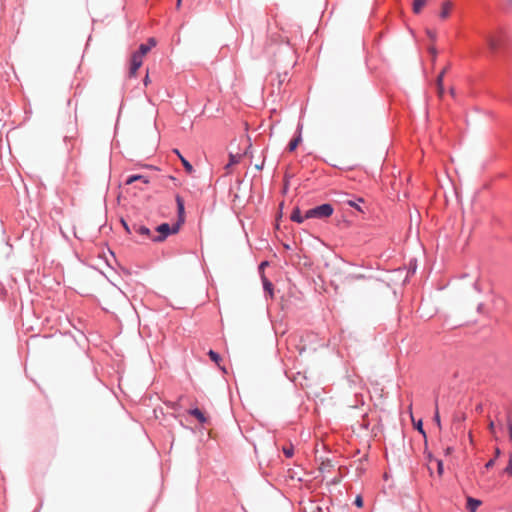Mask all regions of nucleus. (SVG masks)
Wrapping results in <instances>:
<instances>
[{
  "label": "nucleus",
  "instance_id": "9d476101",
  "mask_svg": "<svg viewBox=\"0 0 512 512\" xmlns=\"http://www.w3.org/2000/svg\"><path fill=\"white\" fill-rule=\"evenodd\" d=\"M174 152L180 158V160H181V162H182L186 172L191 174L194 171L193 166L180 154L179 150L175 149Z\"/></svg>",
  "mask_w": 512,
  "mask_h": 512
},
{
  "label": "nucleus",
  "instance_id": "5701e85b",
  "mask_svg": "<svg viewBox=\"0 0 512 512\" xmlns=\"http://www.w3.org/2000/svg\"><path fill=\"white\" fill-rule=\"evenodd\" d=\"M446 72H447V68H444L438 75L437 80H436L437 86H441V84H443V78H444V75Z\"/></svg>",
  "mask_w": 512,
  "mask_h": 512
},
{
  "label": "nucleus",
  "instance_id": "9b49d317",
  "mask_svg": "<svg viewBox=\"0 0 512 512\" xmlns=\"http://www.w3.org/2000/svg\"><path fill=\"white\" fill-rule=\"evenodd\" d=\"M189 413L194 416L195 418H197V420L201 423H205L207 421V418L205 417V415L203 414V412L201 410H199L198 408H195V409H191L189 411Z\"/></svg>",
  "mask_w": 512,
  "mask_h": 512
},
{
  "label": "nucleus",
  "instance_id": "37998d69",
  "mask_svg": "<svg viewBox=\"0 0 512 512\" xmlns=\"http://www.w3.org/2000/svg\"><path fill=\"white\" fill-rule=\"evenodd\" d=\"M509 2V4L512 6V0H507Z\"/></svg>",
  "mask_w": 512,
  "mask_h": 512
},
{
  "label": "nucleus",
  "instance_id": "473e14b6",
  "mask_svg": "<svg viewBox=\"0 0 512 512\" xmlns=\"http://www.w3.org/2000/svg\"><path fill=\"white\" fill-rule=\"evenodd\" d=\"M429 51H430V53L432 54L433 58H435V57H436V53H437V52H436V48H435V47H430V48H429Z\"/></svg>",
  "mask_w": 512,
  "mask_h": 512
},
{
  "label": "nucleus",
  "instance_id": "72a5a7b5",
  "mask_svg": "<svg viewBox=\"0 0 512 512\" xmlns=\"http://www.w3.org/2000/svg\"><path fill=\"white\" fill-rule=\"evenodd\" d=\"M493 465H494V460H493V459H491V460H489V461L486 463V465H485V466H486V468H487V469H489V468H491Z\"/></svg>",
  "mask_w": 512,
  "mask_h": 512
},
{
  "label": "nucleus",
  "instance_id": "c9c22d12",
  "mask_svg": "<svg viewBox=\"0 0 512 512\" xmlns=\"http://www.w3.org/2000/svg\"><path fill=\"white\" fill-rule=\"evenodd\" d=\"M149 82H150L149 76L146 75V77L144 78V84L148 85Z\"/></svg>",
  "mask_w": 512,
  "mask_h": 512
},
{
  "label": "nucleus",
  "instance_id": "f03ea898",
  "mask_svg": "<svg viewBox=\"0 0 512 512\" xmlns=\"http://www.w3.org/2000/svg\"><path fill=\"white\" fill-rule=\"evenodd\" d=\"M178 231V225L173 229L169 224L163 223L156 228V232L159 234L158 236L151 237V240L154 242H162L164 241L170 234H175Z\"/></svg>",
  "mask_w": 512,
  "mask_h": 512
},
{
  "label": "nucleus",
  "instance_id": "dca6fc26",
  "mask_svg": "<svg viewBox=\"0 0 512 512\" xmlns=\"http://www.w3.org/2000/svg\"><path fill=\"white\" fill-rule=\"evenodd\" d=\"M176 202H177L179 216L182 217V215L184 214V201L180 196H177Z\"/></svg>",
  "mask_w": 512,
  "mask_h": 512
},
{
  "label": "nucleus",
  "instance_id": "2eb2a0df",
  "mask_svg": "<svg viewBox=\"0 0 512 512\" xmlns=\"http://www.w3.org/2000/svg\"><path fill=\"white\" fill-rule=\"evenodd\" d=\"M150 49L151 46H148L147 44H141L139 50L135 52V54L144 58V56L150 51Z\"/></svg>",
  "mask_w": 512,
  "mask_h": 512
},
{
  "label": "nucleus",
  "instance_id": "423d86ee",
  "mask_svg": "<svg viewBox=\"0 0 512 512\" xmlns=\"http://www.w3.org/2000/svg\"><path fill=\"white\" fill-rule=\"evenodd\" d=\"M132 229L134 232L138 233L139 235L145 236L149 239H151V237H153L150 229L147 228L146 226L134 224Z\"/></svg>",
  "mask_w": 512,
  "mask_h": 512
},
{
  "label": "nucleus",
  "instance_id": "a211bd4d",
  "mask_svg": "<svg viewBox=\"0 0 512 512\" xmlns=\"http://www.w3.org/2000/svg\"><path fill=\"white\" fill-rule=\"evenodd\" d=\"M487 44L491 50H496L498 46L497 40L492 36H489L487 38Z\"/></svg>",
  "mask_w": 512,
  "mask_h": 512
},
{
  "label": "nucleus",
  "instance_id": "f704fd0d",
  "mask_svg": "<svg viewBox=\"0 0 512 512\" xmlns=\"http://www.w3.org/2000/svg\"><path fill=\"white\" fill-rule=\"evenodd\" d=\"M123 225H124V228L125 230L128 232V233H131V230L129 228V226L126 224V222L122 221Z\"/></svg>",
  "mask_w": 512,
  "mask_h": 512
},
{
  "label": "nucleus",
  "instance_id": "cd10ccee",
  "mask_svg": "<svg viewBox=\"0 0 512 512\" xmlns=\"http://www.w3.org/2000/svg\"><path fill=\"white\" fill-rule=\"evenodd\" d=\"M355 505L359 508L363 507V499L361 496H357L355 499Z\"/></svg>",
  "mask_w": 512,
  "mask_h": 512
},
{
  "label": "nucleus",
  "instance_id": "412c9836",
  "mask_svg": "<svg viewBox=\"0 0 512 512\" xmlns=\"http://www.w3.org/2000/svg\"><path fill=\"white\" fill-rule=\"evenodd\" d=\"M209 357L211 358L212 361H214L215 363H219L220 361V355L216 352H214L213 350H210L209 353H208Z\"/></svg>",
  "mask_w": 512,
  "mask_h": 512
},
{
  "label": "nucleus",
  "instance_id": "aec40b11",
  "mask_svg": "<svg viewBox=\"0 0 512 512\" xmlns=\"http://www.w3.org/2000/svg\"><path fill=\"white\" fill-rule=\"evenodd\" d=\"M369 426V421L367 419V416H363L362 423L359 424V428H354V431L360 430V429H367Z\"/></svg>",
  "mask_w": 512,
  "mask_h": 512
},
{
  "label": "nucleus",
  "instance_id": "6ab92c4d",
  "mask_svg": "<svg viewBox=\"0 0 512 512\" xmlns=\"http://www.w3.org/2000/svg\"><path fill=\"white\" fill-rule=\"evenodd\" d=\"M357 202H363V199L362 198H358L357 201H354V200H348L347 201V204L351 207H354L356 208L357 210L359 211H362V209L360 208V206L358 205Z\"/></svg>",
  "mask_w": 512,
  "mask_h": 512
},
{
  "label": "nucleus",
  "instance_id": "7c9ffc66",
  "mask_svg": "<svg viewBox=\"0 0 512 512\" xmlns=\"http://www.w3.org/2000/svg\"><path fill=\"white\" fill-rule=\"evenodd\" d=\"M147 45L151 46V48L156 46V40L154 38H149L148 42H147Z\"/></svg>",
  "mask_w": 512,
  "mask_h": 512
},
{
  "label": "nucleus",
  "instance_id": "58836bf2",
  "mask_svg": "<svg viewBox=\"0 0 512 512\" xmlns=\"http://www.w3.org/2000/svg\"><path fill=\"white\" fill-rule=\"evenodd\" d=\"M361 278H363L362 275H355V276L352 277V279H361Z\"/></svg>",
  "mask_w": 512,
  "mask_h": 512
},
{
  "label": "nucleus",
  "instance_id": "79ce46f5",
  "mask_svg": "<svg viewBox=\"0 0 512 512\" xmlns=\"http://www.w3.org/2000/svg\"><path fill=\"white\" fill-rule=\"evenodd\" d=\"M461 419H464V415H462L461 417H455V420H461Z\"/></svg>",
  "mask_w": 512,
  "mask_h": 512
},
{
  "label": "nucleus",
  "instance_id": "b1692460",
  "mask_svg": "<svg viewBox=\"0 0 512 512\" xmlns=\"http://www.w3.org/2000/svg\"><path fill=\"white\" fill-rule=\"evenodd\" d=\"M505 473L509 476H512V454L509 456V462L507 467L505 468Z\"/></svg>",
  "mask_w": 512,
  "mask_h": 512
},
{
  "label": "nucleus",
  "instance_id": "6e6552de",
  "mask_svg": "<svg viewBox=\"0 0 512 512\" xmlns=\"http://www.w3.org/2000/svg\"><path fill=\"white\" fill-rule=\"evenodd\" d=\"M242 157H243V154H240V153L232 154V153H230V155H229V162H228V164L226 165L225 168L228 170L232 165L238 164L241 161Z\"/></svg>",
  "mask_w": 512,
  "mask_h": 512
},
{
  "label": "nucleus",
  "instance_id": "f3484780",
  "mask_svg": "<svg viewBox=\"0 0 512 512\" xmlns=\"http://www.w3.org/2000/svg\"><path fill=\"white\" fill-rule=\"evenodd\" d=\"M434 421H435L436 425L438 426V428L441 429L442 425H441L440 414H439V409H438L437 403L435 404Z\"/></svg>",
  "mask_w": 512,
  "mask_h": 512
},
{
  "label": "nucleus",
  "instance_id": "4c0bfd02",
  "mask_svg": "<svg viewBox=\"0 0 512 512\" xmlns=\"http://www.w3.org/2000/svg\"><path fill=\"white\" fill-rule=\"evenodd\" d=\"M451 452H452V448H450V447L446 448L445 453L447 455L450 454Z\"/></svg>",
  "mask_w": 512,
  "mask_h": 512
},
{
  "label": "nucleus",
  "instance_id": "ea45409f",
  "mask_svg": "<svg viewBox=\"0 0 512 512\" xmlns=\"http://www.w3.org/2000/svg\"><path fill=\"white\" fill-rule=\"evenodd\" d=\"M256 169L261 170L263 168V163L261 165H256Z\"/></svg>",
  "mask_w": 512,
  "mask_h": 512
},
{
  "label": "nucleus",
  "instance_id": "4be33fe9",
  "mask_svg": "<svg viewBox=\"0 0 512 512\" xmlns=\"http://www.w3.org/2000/svg\"><path fill=\"white\" fill-rule=\"evenodd\" d=\"M282 450H283V453L285 454V456L288 458L292 457L294 454L293 446L283 447Z\"/></svg>",
  "mask_w": 512,
  "mask_h": 512
},
{
  "label": "nucleus",
  "instance_id": "a878e982",
  "mask_svg": "<svg viewBox=\"0 0 512 512\" xmlns=\"http://www.w3.org/2000/svg\"><path fill=\"white\" fill-rule=\"evenodd\" d=\"M426 34L427 36L432 40V41H435L436 40V32L435 31H432L430 29H427L426 30Z\"/></svg>",
  "mask_w": 512,
  "mask_h": 512
},
{
  "label": "nucleus",
  "instance_id": "e433bc0d",
  "mask_svg": "<svg viewBox=\"0 0 512 512\" xmlns=\"http://www.w3.org/2000/svg\"><path fill=\"white\" fill-rule=\"evenodd\" d=\"M181 2H182V0H177V2H176V8H177V9H179V8H180V6H181Z\"/></svg>",
  "mask_w": 512,
  "mask_h": 512
},
{
  "label": "nucleus",
  "instance_id": "2f4dec72",
  "mask_svg": "<svg viewBox=\"0 0 512 512\" xmlns=\"http://www.w3.org/2000/svg\"><path fill=\"white\" fill-rule=\"evenodd\" d=\"M416 428H417V430H418V431H420L423 435H425V432H424V430H423V428H422V421H421V420L417 423Z\"/></svg>",
  "mask_w": 512,
  "mask_h": 512
},
{
  "label": "nucleus",
  "instance_id": "f257e3e1",
  "mask_svg": "<svg viewBox=\"0 0 512 512\" xmlns=\"http://www.w3.org/2000/svg\"><path fill=\"white\" fill-rule=\"evenodd\" d=\"M332 213L333 207L330 204H322L313 209H309L305 214V218H327L331 216Z\"/></svg>",
  "mask_w": 512,
  "mask_h": 512
},
{
  "label": "nucleus",
  "instance_id": "0eeeda50",
  "mask_svg": "<svg viewBox=\"0 0 512 512\" xmlns=\"http://www.w3.org/2000/svg\"><path fill=\"white\" fill-rule=\"evenodd\" d=\"M481 505V501L472 497H467L466 508L469 512H476L477 508Z\"/></svg>",
  "mask_w": 512,
  "mask_h": 512
},
{
  "label": "nucleus",
  "instance_id": "20e7f679",
  "mask_svg": "<svg viewBox=\"0 0 512 512\" xmlns=\"http://www.w3.org/2000/svg\"><path fill=\"white\" fill-rule=\"evenodd\" d=\"M452 9H453V2L451 0L444 1L441 5L439 17L442 20L447 19L450 16Z\"/></svg>",
  "mask_w": 512,
  "mask_h": 512
},
{
  "label": "nucleus",
  "instance_id": "7ed1b4c3",
  "mask_svg": "<svg viewBox=\"0 0 512 512\" xmlns=\"http://www.w3.org/2000/svg\"><path fill=\"white\" fill-rule=\"evenodd\" d=\"M143 57L133 53L131 57L130 76H136L138 69L141 67Z\"/></svg>",
  "mask_w": 512,
  "mask_h": 512
},
{
  "label": "nucleus",
  "instance_id": "1a4fd4ad",
  "mask_svg": "<svg viewBox=\"0 0 512 512\" xmlns=\"http://www.w3.org/2000/svg\"><path fill=\"white\" fill-rule=\"evenodd\" d=\"M136 181H141L143 184H148L149 183V180L145 177V176H142V175H132V176H129L126 180V184H132Z\"/></svg>",
  "mask_w": 512,
  "mask_h": 512
},
{
  "label": "nucleus",
  "instance_id": "c85d7f7f",
  "mask_svg": "<svg viewBox=\"0 0 512 512\" xmlns=\"http://www.w3.org/2000/svg\"><path fill=\"white\" fill-rule=\"evenodd\" d=\"M437 93H438V96H439L440 98H442V97H443V95H444V87H443V84H441V86H437Z\"/></svg>",
  "mask_w": 512,
  "mask_h": 512
},
{
  "label": "nucleus",
  "instance_id": "a19ab883",
  "mask_svg": "<svg viewBox=\"0 0 512 512\" xmlns=\"http://www.w3.org/2000/svg\"><path fill=\"white\" fill-rule=\"evenodd\" d=\"M450 93H451V95H452V96H454V94H455V90H454V88H451V89H450Z\"/></svg>",
  "mask_w": 512,
  "mask_h": 512
},
{
  "label": "nucleus",
  "instance_id": "f8f14e48",
  "mask_svg": "<svg viewBox=\"0 0 512 512\" xmlns=\"http://www.w3.org/2000/svg\"><path fill=\"white\" fill-rule=\"evenodd\" d=\"M426 3L427 0H413V12L419 14Z\"/></svg>",
  "mask_w": 512,
  "mask_h": 512
},
{
  "label": "nucleus",
  "instance_id": "ddd939ff",
  "mask_svg": "<svg viewBox=\"0 0 512 512\" xmlns=\"http://www.w3.org/2000/svg\"><path fill=\"white\" fill-rule=\"evenodd\" d=\"M291 220L297 223H302L305 217L301 216L299 208H295L290 216Z\"/></svg>",
  "mask_w": 512,
  "mask_h": 512
},
{
  "label": "nucleus",
  "instance_id": "39448f33",
  "mask_svg": "<svg viewBox=\"0 0 512 512\" xmlns=\"http://www.w3.org/2000/svg\"><path fill=\"white\" fill-rule=\"evenodd\" d=\"M433 464L436 465V468H437V474L439 477H441L443 475V462L441 460H438V459H432L430 458L429 459V462H428V469L430 471V473L432 474V469H433Z\"/></svg>",
  "mask_w": 512,
  "mask_h": 512
},
{
  "label": "nucleus",
  "instance_id": "4468645a",
  "mask_svg": "<svg viewBox=\"0 0 512 512\" xmlns=\"http://www.w3.org/2000/svg\"><path fill=\"white\" fill-rule=\"evenodd\" d=\"M301 140H302L301 134L299 133V135L297 137H295L294 139H292L290 141V143L288 144V150L290 152L294 151L297 148V146L300 144Z\"/></svg>",
  "mask_w": 512,
  "mask_h": 512
},
{
  "label": "nucleus",
  "instance_id": "bb28decb",
  "mask_svg": "<svg viewBox=\"0 0 512 512\" xmlns=\"http://www.w3.org/2000/svg\"><path fill=\"white\" fill-rule=\"evenodd\" d=\"M272 283L269 281L264 282V288L266 291H268L270 294H272Z\"/></svg>",
  "mask_w": 512,
  "mask_h": 512
},
{
  "label": "nucleus",
  "instance_id": "c756f323",
  "mask_svg": "<svg viewBox=\"0 0 512 512\" xmlns=\"http://www.w3.org/2000/svg\"><path fill=\"white\" fill-rule=\"evenodd\" d=\"M508 433H509V437H510V440L512 441V421H508Z\"/></svg>",
  "mask_w": 512,
  "mask_h": 512
},
{
  "label": "nucleus",
  "instance_id": "393cba45",
  "mask_svg": "<svg viewBox=\"0 0 512 512\" xmlns=\"http://www.w3.org/2000/svg\"><path fill=\"white\" fill-rule=\"evenodd\" d=\"M488 428H489L490 432L492 433V435L494 436V438H497L496 428H495V424L493 421H491L489 423Z\"/></svg>",
  "mask_w": 512,
  "mask_h": 512
}]
</instances>
